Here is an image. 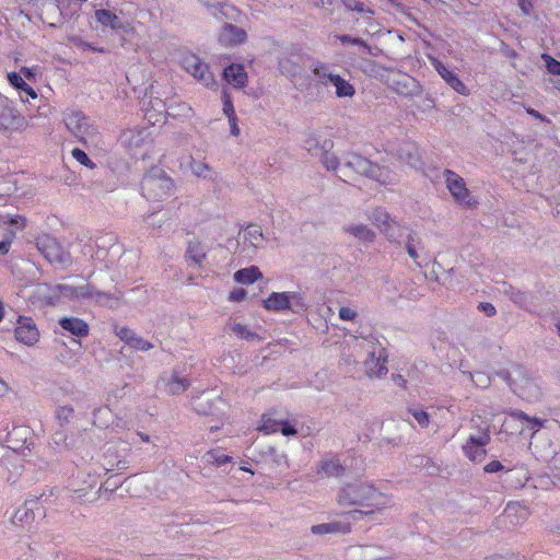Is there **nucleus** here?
Instances as JSON below:
<instances>
[{
  "mask_svg": "<svg viewBox=\"0 0 560 560\" xmlns=\"http://www.w3.org/2000/svg\"><path fill=\"white\" fill-rule=\"evenodd\" d=\"M339 505H363L372 508L374 515L388 504L387 498L377 491L372 485L355 481L343 486L337 495Z\"/></svg>",
  "mask_w": 560,
  "mask_h": 560,
  "instance_id": "1",
  "label": "nucleus"
},
{
  "mask_svg": "<svg viewBox=\"0 0 560 560\" xmlns=\"http://www.w3.org/2000/svg\"><path fill=\"white\" fill-rule=\"evenodd\" d=\"M495 375L502 378L522 399L534 401L540 398L541 389L537 381L524 368L515 365L511 371L500 370Z\"/></svg>",
  "mask_w": 560,
  "mask_h": 560,
  "instance_id": "2",
  "label": "nucleus"
},
{
  "mask_svg": "<svg viewBox=\"0 0 560 560\" xmlns=\"http://www.w3.org/2000/svg\"><path fill=\"white\" fill-rule=\"evenodd\" d=\"M347 171H353L383 185L390 184L395 179L394 174L387 167L373 164L364 156L354 153H349L343 158V165L340 172L343 175H348Z\"/></svg>",
  "mask_w": 560,
  "mask_h": 560,
  "instance_id": "3",
  "label": "nucleus"
},
{
  "mask_svg": "<svg viewBox=\"0 0 560 560\" xmlns=\"http://www.w3.org/2000/svg\"><path fill=\"white\" fill-rule=\"evenodd\" d=\"M175 191L173 179L162 168L152 167L141 180V192L151 201H161Z\"/></svg>",
  "mask_w": 560,
  "mask_h": 560,
  "instance_id": "4",
  "label": "nucleus"
},
{
  "mask_svg": "<svg viewBox=\"0 0 560 560\" xmlns=\"http://www.w3.org/2000/svg\"><path fill=\"white\" fill-rule=\"evenodd\" d=\"M65 124L67 129L83 144L94 143L98 131L90 119L78 110L70 112L65 115Z\"/></svg>",
  "mask_w": 560,
  "mask_h": 560,
  "instance_id": "5",
  "label": "nucleus"
},
{
  "mask_svg": "<svg viewBox=\"0 0 560 560\" xmlns=\"http://www.w3.org/2000/svg\"><path fill=\"white\" fill-rule=\"evenodd\" d=\"M264 307L272 312L292 311L300 313L306 308L303 298L296 292H273L264 300Z\"/></svg>",
  "mask_w": 560,
  "mask_h": 560,
  "instance_id": "6",
  "label": "nucleus"
},
{
  "mask_svg": "<svg viewBox=\"0 0 560 560\" xmlns=\"http://www.w3.org/2000/svg\"><path fill=\"white\" fill-rule=\"evenodd\" d=\"M182 68L207 88L217 86V82L209 66L195 54H184L180 58Z\"/></svg>",
  "mask_w": 560,
  "mask_h": 560,
  "instance_id": "7",
  "label": "nucleus"
},
{
  "mask_svg": "<svg viewBox=\"0 0 560 560\" xmlns=\"http://www.w3.org/2000/svg\"><path fill=\"white\" fill-rule=\"evenodd\" d=\"M38 252L51 264L69 265L71 256L60 243L50 235H42L36 238Z\"/></svg>",
  "mask_w": 560,
  "mask_h": 560,
  "instance_id": "8",
  "label": "nucleus"
},
{
  "mask_svg": "<svg viewBox=\"0 0 560 560\" xmlns=\"http://www.w3.org/2000/svg\"><path fill=\"white\" fill-rule=\"evenodd\" d=\"M192 408L199 415L213 416L222 420L226 404L220 396L210 397L209 394H202L192 399Z\"/></svg>",
  "mask_w": 560,
  "mask_h": 560,
  "instance_id": "9",
  "label": "nucleus"
},
{
  "mask_svg": "<svg viewBox=\"0 0 560 560\" xmlns=\"http://www.w3.org/2000/svg\"><path fill=\"white\" fill-rule=\"evenodd\" d=\"M14 336L19 342L27 347H32L38 342L40 335L33 318L19 316L16 327L14 329Z\"/></svg>",
  "mask_w": 560,
  "mask_h": 560,
  "instance_id": "10",
  "label": "nucleus"
},
{
  "mask_svg": "<svg viewBox=\"0 0 560 560\" xmlns=\"http://www.w3.org/2000/svg\"><path fill=\"white\" fill-rule=\"evenodd\" d=\"M443 177L447 189L457 202L466 206L471 205L469 190L466 188V184L459 175L451 170H445Z\"/></svg>",
  "mask_w": 560,
  "mask_h": 560,
  "instance_id": "11",
  "label": "nucleus"
},
{
  "mask_svg": "<svg viewBox=\"0 0 560 560\" xmlns=\"http://www.w3.org/2000/svg\"><path fill=\"white\" fill-rule=\"evenodd\" d=\"M387 355L385 349L381 346L373 347L369 351V357L364 361L365 373L369 377H380L387 373Z\"/></svg>",
  "mask_w": 560,
  "mask_h": 560,
  "instance_id": "12",
  "label": "nucleus"
},
{
  "mask_svg": "<svg viewBox=\"0 0 560 560\" xmlns=\"http://www.w3.org/2000/svg\"><path fill=\"white\" fill-rule=\"evenodd\" d=\"M364 516H374V511L352 510L341 515L340 520L328 523L331 534H348L351 530V524L362 520Z\"/></svg>",
  "mask_w": 560,
  "mask_h": 560,
  "instance_id": "13",
  "label": "nucleus"
},
{
  "mask_svg": "<svg viewBox=\"0 0 560 560\" xmlns=\"http://www.w3.org/2000/svg\"><path fill=\"white\" fill-rule=\"evenodd\" d=\"M490 425L480 416L470 418V433L467 442L479 446H487L490 443Z\"/></svg>",
  "mask_w": 560,
  "mask_h": 560,
  "instance_id": "14",
  "label": "nucleus"
},
{
  "mask_svg": "<svg viewBox=\"0 0 560 560\" xmlns=\"http://www.w3.org/2000/svg\"><path fill=\"white\" fill-rule=\"evenodd\" d=\"M159 386L170 395H179L190 386V382L188 378L179 376L176 372H170L160 377Z\"/></svg>",
  "mask_w": 560,
  "mask_h": 560,
  "instance_id": "15",
  "label": "nucleus"
},
{
  "mask_svg": "<svg viewBox=\"0 0 560 560\" xmlns=\"http://www.w3.org/2000/svg\"><path fill=\"white\" fill-rule=\"evenodd\" d=\"M431 63L436 70V72L441 75V78L458 94L468 95L469 90L464 84V82L458 78V75L450 70L443 62L439 59H431Z\"/></svg>",
  "mask_w": 560,
  "mask_h": 560,
  "instance_id": "16",
  "label": "nucleus"
},
{
  "mask_svg": "<svg viewBox=\"0 0 560 560\" xmlns=\"http://www.w3.org/2000/svg\"><path fill=\"white\" fill-rule=\"evenodd\" d=\"M247 38L246 32L231 23H225L219 32L218 39L224 47H233L244 43Z\"/></svg>",
  "mask_w": 560,
  "mask_h": 560,
  "instance_id": "17",
  "label": "nucleus"
},
{
  "mask_svg": "<svg viewBox=\"0 0 560 560\" xmlns=\"http://www.w3.org/2000/svg\"><path fill=\"white\" fill-rule=\"evenodd\" d=\"M75 293L77 300L90 299L100 305H107L112 300V295L109 293L100 291L89 283L77 287Z\"/></svg>",
  "mask_w": 560,
  "mask_h": 560,
  "instance_id": "18",
  "label": "nucleus"
},
{
  "mask_svg": "<svg viewBox=\"0 0 560 560\" xmlns=\"http://www.w3.org/2000/svg\"><path fill=\"white\" fill-rule=\"evenodd\" d=\"M224 80L235 88H243L247 82V73L242 65H231L223 70Z\"/></svg>",
  "mask_w": 560,
  "mask_h": 560,
  "instance_id": "19",
  "label": "nucleus"
},
{
  "mask_svg": "<svg viewBox=\"0 0 560 560\" xmlns=\"http://www.w3.org/2000/svg\"><path fill=\"white\" fill-rule=\"evenodd\" d=\"M244 245L254 253L264 242L262 230L259 225L250 224L246 226L242 234Z\"/></svg>",
  "mask_w": 560,
  "mask_h": 560,
  "instance_id": "20",
  "label": "nucleus"
},
{
  "mask_svg": "<svg viewBox=\"0 0 560 560\" xmlns=\"http://www.w3.org/2000/svg\"><path fill=\"white\" fill-rule=\"evenodd\" d=\"M408 232H411V230L396 220H393L388 225L382 228V233L392 243L401 244Z\"/></svg>",
  "mask_w": 560,
  "mask_h": 560,
  "instance_id": "21",
  "label": "nucleus"
},
{
  "mask_svg": "<svg viewBox=\"0 0 560 560\" xmlns=\"http://www.w3.org/2000/svg\"><path fill=\"white\" fill-rule=\"evenodd\" d=\"M62 329L71 332L77 337H85L89 335V325L78 317H62L59 319Z\"/></svg>",
  "mask_w": 560,
  "mask_h": 560,
  "instance_id": "22",
  "label": "nucleus"
},
{
  "mask_svg": "<svg viewBox=\"0 0 560 560\" xmlns=\"http://www.w3.org/2000/svg\"><path fill=\"white\" fill-rule=\"evenodd\" d=\"M504 295L509 296V299L523 308H527L530 305L532 296L527 292H523L518 289H515L513 285L508 283H502V288L499 289Z\"/></svg>",
  "mask_w": 560,
  "mask_h": 560,
  "instance_id": "23",
  "label": "nucleus"
},
{
  "mask_svg": "<svg viewBox=\"0 0 560 560\" xmlns=\"http://www.w3.org/2000/svg\"><path fill=\"white\" fill-rule=\"evenodd\" d=\"M343 231L363 243H372L376 236L365 224H349L343 226Z\"/></svg>",
  "mask_w": 560,
  "mask_h": 560,
  "instance_id": "24",
  "label": "nucleus"
},
{
  "mask_svg": "<svg viewBox=\"0 0 560 560\" xmlns=\"http://www.w3.org/2000/svg\"><path fill=\"white\" fill-rule=\"evenodd\" d=\"M406 252L408 253L409 257L418 265L421 266V264L418 261L420 255L419 250L423 249V244L421 238L413 232H408L407 236L405 237V241H402Z\"/></svg>",
  "mask_w": 560,
  "mask_h": 560,
  "instance_id": "25",
  "label": "nucleus"
},
{
  "mask_svg": "<svg viewBox=\"0 0 560 560\" xmlns=\"http://www.w3.org/2000/svg\"><path fill=\"white\" fill-rule=\"evenodd\" d=\"M20 116L15 108L9 105L7 100L0 98V126L3 128H11L20 120Z\"/></svg>",
  "mask_w": 560,
  "mask_h": 560,
  "instance_id": "26",
  "label": "nucleus"
},
{
  "mask_svg": "<svg viewBox=\"0 0 560 560\" xmlns=\"http://www.w3.org/2000/svg\"><path fill=\"white\" fill-rule=\"evenodd\" d=\"M317 472H323L327 477H340L345 474V467L336 457L324 458L319 463Z\"/></svg>",
  "mask_w": 560,
  "mask_h": 560,
  "instance_id": "27",
  "label": "nucleus"
},
{
  "mask_svg": "<svg viewBox=\"0 0 560 560\" xmlns=\"http://www.w3.org/2000/svg\"><path fill=\"white\" fill-rule=\"evenodd\" d=\"M103 468L105 471L124 470L128 466L126 459H117L116 451L108 446L103 456Z\"/></svg>",
  "mask_w": 560,
  "mask_h": 560,
  "instance_id": "28",
  "label": "nucleus"
},
{
  "mask_svg": "<svg viewBox=\"0 0 560 560\" xmlns=\"http://www.w3.org/2000/svg\"><path fill=\"white\" fill-rule=\"evenodd\" d=\"M206 259V249L205 246L198 241H191L188 243V247L186 250V260L188 264H194L195 266H201L202 261Z\"/></svg>",
  "mask_w": 560,
  "mask_h": 560,
  "instance_id": "29",
  "label": "nucleus"
},
{
  "mask_svg": "<svg viewBox=\"0 0 560 560\" xmlns=\"http://www.w3.org/2000/svg\"><path fill=\"white\" fill-rule=\"evenodd\" d=\"M260 278H262V273L260 272L259 268L256 266H250L248 268L240 269L234 273V280L237 283H242V284H252Z\"/></svg>",
  "mask_w": 560,
  "mask_h": 560,
  "instance_id": "30",
  "label": "nucleus"
},
{
  "mask_svg": "<svg viewBox=\"0 0 560 560\" xmlns=\"http://www.w3.org/2000/svg\"><path fill=\"white\" fill-rule=\"evenodd\" d=\"M95 19L98 23L104 26H108L113 30H119L122 26L120 19L112 11L105 9H98L95 11Z\"/></svg>",
  "mask_w": 560,
  "mask_h": 560,
  "instance_id": "31",
  "label": "nucleus"
},
{
  "mask_svg": "<svg viewBox=\"0 0 560 560\" xmlns=\"http://www.w3.org/2000/svg\"><path fill=\"white\" fill-rule=\"evenodd\" d=\"M510 416L513 419L524 421L526 423L525 428L530 429L533 431V433H536L537 431H539V429L542 428L544 423H545V420H541L536 417H529L522 410H513L510 412Z\"/></svg>",
  "mask_w": 560,
  "mask_h": 560,
  "instance_id": "32",
  "label": "nucleus"
},
{
  "mask_svg": "<svg viewBox=\"0 0 560 560\" xmlns=\"http://www.w3.org/2000/svg\"><path fill=\"white\" fill-rule=\"evenodd\" d=\"M329 144V147H331V142L330 141H325V144L323 145L322 148V153H320V162L328 170V171H340V161L339 159L335 155V153L330 152L326 145Z\"/></svg>",
  "mask_w": 560,
  "mask_h": 560,
  "instance_id": "33",
  "label": "nucleus"
},
{
  "mask_svg": "<svg viewBox=\"0 0 560 560\" xmlns=\"http://www.w3.org/2000/svg\"><path fill=\"white\" fill-rule=\"evenodd\" d=\"M331 85L335 86L336 96L339 98L352 97L355 93L354 86L349 81L341 78L340 75H338V78H336L335 82Z\"/></svg>",
  "mask_w": 560,
  "mask_h": 560,
  "instance_id": "34",
  "label": "nucleus"
},
{
  "mask_svg": "<svg viewBox=\"0 0 560 560\" xmlns=\"http://www.w3.org/2000/svg\"><path fill=\"white\" fill-rule=\"evenodd\" d=\"M462 448L465 456L472 462H481L487 454L486 446H479L467 441Z\"/></svg>",
  "mask_w": 560,
  "mask_h": 560,
  "instance_id": "35",
  "label": "nucleus"
},
{
  "mask_svg": "<svg viewBox=\"0 0 560 560\" xmlns=\"http://www.w3.org/2000/svg\"><path fill=\"white\" fill-rule=\"evenodd\" d=\"M8 80L12 86L18 90L25 92L32 98H36L37 94L33 88H31L18 72H9Z\"/></svg>",
  "mask_w": 560,
  "mask_h": 560,
  "instance_id": "36",
  "label": "nucleus"
},
{
  "mask_svg": "<svg viewBox=\"0 0 560 560\" xmlns=\"http://www.w3.org/2000/svg\"><path fill=\"white\" fill-rule=\"evenodd\" d=\"M188 165L191 173L197 177H210L211 168L207 163L202 161H196L192 159V156H189Z\"/></svg>",
  "mask_w": 560,
  "mask_h": 560,
  "instance_id": "37",
  "label": "nucleus"
},
{
  "mask_svg": "<svg viewBox=\"0 0 560 560\" xmlns=\"http://www.w3.org/2000/svg\"><path fill=\"white\" fill-rule=\"evenodd\" d=\"M205 459L208 464L221 466L231 462V457L221 450H211L206 453Z\"/></svg>",
  "mask_w": 560,
  "mask_h": 560,
  "instance_id": "38",
  "label": "nucleus"
},
{
  "mask_svg": "<svg viewBox=\"0 0 560 560\" xmlns=\"http://www.w3.org/2000/svg\"><path fill=\"white\" fill-rule=\"evenodd\" d=\"M371 220L380 229L381 232L382 228L388 225L393 221L389 213L381 208H377L373 211Z\"/></svg>",
  "mask_w": 560,
  "mask_h": 560,
  "instance_id": "39",
  "label": "nucleus"
},
{
  "mask_svg": "<svg viewBox=\"0 0 560 560\" xmlns=\"http://www.w3.org/2000/svg\"><path fill=\"white\" fill-rule=\"evenodd\" d=\"M110 410L107 407L95 409L93 413V423L101 428L107 427L110 418Z\"/></svg>",
  "mask_w": 560,
  "mask_h": 560,
  "instance_id": "40",
  "label": "nucleus"
},
{
  "mask_svg": "<svg viewBox=\"0 0 560 560\" xmlns=\"http://www.w3.org/2000/svg\"><path fill=\"white\" fill-rule=\"evenodd\" d=\"M279 69L287 77H294L299 71V65L290 58H281L279 60Z\"/></svg>",
  "mask_w": 560,
  "mask_h": 560,
  "instance_id": "41",
  "label": "nucleus"
},
{
  "mask_svg": "<svg viewBox=\"0 0 560 560\" xmlns=\"http://www.w3.org/2000/svg\"><path fill=\"white\" fill-rule=\"evenodd\" d=\"M231 330L241 339H245V340H252V339H255L257 338V334L249 330L247 328V326L243 325V324H240V323H235L231 326Z\"/></svg>",
  "mask_w": 560,
  "mask_h": 560,
  "instance_id": "42",
  "label": "nucleus"
},
{
  "mask_svg": "<svg viewBox=\"0 0 560 560\" xmlns=\"http://www.w3.org/2000/svg\"><path fill=\"white\" fill-rule=\"evenodd\" d=\"M343 5L349 10V11H355L358 13H361V14H374V11L368 7H365V4L359 0H341Z\"/></svg>",
  "mask_w": 560,
  "mask_h": 560,
  "instance_id": "43",
  "label": "nucleus"
},
{
  "mask_svg": "<svg viewBox=\"0 0 560 560\" xmlns=\"http://www.w3.org/2000/svg\"><path fill=\"white\" fill-rule=\"evenodd\" d=\"M34 520V513L26 505L19 509L13 515V523H28Z\"/></svg>",
  "mask_w": 560,
  "mask_h": 560,
  "instance_id": "44",
  "label": "nucleus"
},
{
  "mask_svg": "<svg viewBox=\"0 0 560 560\" xmlns=\"http://www.w3.org/2000/svg\"><path fill=\"white\" fill-rule=\"evenodd\" d=\"M469 377L471 378L472 383L479 387V388H487L490 385V377L488 374L483 372H469Z\"/></svg>",
  "mask_w": 560,
  "mask_h": 560,
  "instance_id": "45",
  "label": "nucleus"
},
{
  "mask_svg": "<svg viewBox=\"0 0 560 560\" xmlns=\"http://www.w3.org/2000/svg\"><path fill=\"white\" fill-rule=\"evenodd\" d=\"M409 412L412 415L415 420L418 422L419 425L422 428H427L430 422V416L427 411L420 408H410Z\"/></svg>",
  "mask_w": 560,
  "mask_h": 560,
  "instance_id": "46",
  "label": "nucleus"
},
{
  "mask_svg": "<svg viewBox=\"0 0 560 560\" xmlns=\"http://www.w3.org/2000/svg\"><path fill=\"white\" fill-rule=\"evenodd\" d=\"M143 133H145V130H138L137 132L129 130L124 133V138L128 141L129 145L139 147L144 139Z\"/></svg>",
  "mask_w": 560,
  "mask_h": 560,
  "instance_id": "47",
  "label": "nucleus"
},
{
  "mask_svg": "<svg viewBox=\"0 0 560 560\" xmlns=\"http://www.w3.org/2000/svg\"><path fill=\"white\" fill-rule=\"evenodd\" d=\"M117 337L122 340L125 343L130 346L137 334L127 326L118 327L115 330Z\"/></svg>",
  "mask_w": 560,
  "mask_h": 560,
  "instance_id": "48",
  "label": "nucleus"
},
{
  "mask_svg": "<svg viewBox=\"0 0 560 560\" xmlns=\"http://www.w3.org/2000/svg\"><path fill=\"white\" fill-rule=\"evenodd\" d=\"M541 58L545 61L546 68L549 73L560 75V61L556 60L555 58L547 54H542Z\"/></svg>",
  "mask_w": 560,
  "mask_h": 560,
  "instance_id": "49",
  "label": "nucleus"
},
{
  "mask_svg": "<svg viewBox=\"0 0 560 560\" xmlns=\"http://www.w3.org/2000/svg\"><path fill=\"white\" fill-rule=\"evenodd\" d=\"M72 156L82 165L88 166L90 168H93L95 164L92 162V160L88 156V154L79 149L74 148L71 152Z\"/></svg>",
  "mask_w": 560,
  "mask_h": 560,
  "instance_id": "50",
  "label": "nucleus"
},
{
  "mask_svg": "<svg viewBox=\"0 0 560 560\" xmlns=\"http://www.w3.org/2000/svg\"><path fill=\"white\" fill-rule=\"evenodd\" d=\"M129 347L138 351H149L153 345L137 335Z\"/></svg>",
  "mask_w": 560,
  "mask_h": 560,
  "instance_id": "51",
  "label": "nucleus"
},
{
  "mask_svg": "<svg viewBox=\"0 0 560 560\" xmlns=\"http://www.w3.org/2000/svg\"><path fill=\"white\" fill-rule=\"evenodd\" d=\"M0 223L13 225L16 230H22L25 226V219L23 217H4L0 218Z\"/></svg>",
  "mask_w": 560,
  "mask_h": 560,
  "instance_id": "52",
  "label": "nucleus"
},
{
  "mask_svg": "<svg viewBox=\"0 0 560 560\" xmlns=\"http://www.w3.org/2000/svg\"><path fill=\"white\" fill-rule=\"evenodd\" d=\"M57 290L62 296L68 298L70 300H77V287L68 284H58Z\"/></svg>",
  "mask_w": 560,
  "mask_h": 560,
  "instance_id": "53",
  "label": "nucleus"
},
{
  "mask_svg": "<svg viewBox=\"0 0 560 560\" xmlns=\"http://www.w3.org/2000/svg\"><path fill=\"white\" fill-rule=\"evenodd\" d=\"M329 67L325 63H318L314 67L313 73L320 81L326 80L327 74L331 73Z\"/></svg>",
  "mask_w": 560,
  "mask_h": 560,
  "instance_id": "54",
  "label": "nucleus"
},
{
  "mask_svg": "<svg viewBox=\"0 0 560 560\" xmlns=\"http://www.w3.org/2000/svg\"><path fill=\"white\" fill-rule=\"evenodd\" d=\"M357 316H358L357 311H354L350 307L342 306L339 310V317L342 320H354Z\"/></svg>",
  "mask_w": 560,
  "mask_h": 560,
  "instance_id": "55",
  "label": "nucleus"
},
{
  "mask_svg": "<svg viewBox=\"0 0 560 560\" xmlns=\"http://www.w3.org/2000/svg\"><path fill=\"white\" fill-rule=\"evenodd\" d=\"M281 422L267 419L264 420V423L261 425V430H264L266 433L277 432L280 430Z\"/></svg>",
  "mask_w": 560,
  "mask_h": 560,
  "instance_id": "56",
  "label": "nucleus"
},
{
  "mask_svg": "<svg viewBox=\"0 0 560 560\" xmlns=\"http://www.w3.org/2000/svg\"><path fill=\"white\" fill-rule=\"evenodd\" d=\"M478 310L483 312L486 316L492 317L497 314V310L493 304L489 302H481L478 304Z\"/></svg>",
  "mask_w": 560,
  "mask_h": 560,
  "instance_id": "57",
  "label": "nucleus"
},
{
  "mask_svg": "<svg viewBox=\"0 0 560 560\" xmlns=\"http://www.w3.org/2000/svg\"><path fill=\"white\" fill-rule=\"evenodd\" d=\"M247 292L244 289H235L230 292L229 300L233 302H241L245 300Z\"/></svg>",
  "mask_w": 560,
  "mask_h": 560,
  "instance_id": "58",
  "label": "nucleus"
},
{
  "mask_svg": "<svg viewBox=\"0 0 560 560\" xmlns=\"http://www.w3.org/2000/svg\"><path fill=\"white\" fill-rule=\"evenodd\" d=\"M72 42L74 43L75 46H78L84 50L103 51V48H96L92 44L84 42L77 37L73 38Z\"/></svg>",
  "mask_w": 560,
  "mask_h": 560,
  "instance_id": "59",
  "label": "nucleus"
},
{
  "mask_svg": "<svg viewBox=\"0 0 560 560\" xmlns=\"http://www.w3.org/2000/svg\"><path fill=\"white\" fill-rule=\"evenodd\" d=\"M311 532L315 535L331 534L328 523L313 525Z\"/></svg>",
  "mask_w": 560,
  "mask_h": 560,
  "instance_id": "60",
  "label": "nucleus"
},
{
  "mask_svg": "<svg viewBox=\"0 0 560 560\" xmlns=\"http://www.w3.org/2000/svg\"><path fill=\"white\" fill-rule=\"evenodd\" d=\"M279 431H281V433L285 436L295 435L298 433L296 429L285 421H281Z\"/></svg>",
  "mask_w": 560,
  "mask_h": 560,
  "instance_id": "61",
  "label": "nucleus"
},
{
  "mask_svg": "<svg viewBox=\"0 0 560 560\" xmlns=\"http://www.w3.org/2000/svg\"><path fill=\"white\" fill-rule=\"evenodd\" d=\"M502 469H503V465L499 460H492L483 467V470L489 474L498 472Z\"/></svg>",
  "mask_w": 560,
  "mask_h": 560,
  "instance_id": "62",
  "label": "nucleus"
},
{
  "mask_svg": "<svg viewBox=\"0 0 560 560\" xmlns=\"http://www.w3.org/2000/svg\"><path fill=\"white\" fill-rule=\"evenodd\" d=\"M517 4L524 15H530L533 10V3L530 0H516Z\"/></svg>",
  "mask_w": 560,
  "mask_h": 560,
  "instance_id": "63",
  "label": "nucleus"
},
{
  "mask_svg": "<svg viewBox=\"0 0 560 560\" xmlns=\"http://www.w3.org/2000/svg\"><path fill=\"white\" fill-rule=\"evenodd\" d=\"M352 45L360 47V49H362V52L365 55H373L371 46L359 37H355L354 43Z\"/></svg>",
  "mask_w": 560,
  "mask_h": 560,
  "instance_id": "64",
  "label": "nucleus"
}]
</instances>
